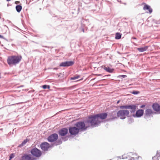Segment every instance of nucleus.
<instances>
[{
  "label": "nucleus",
  "instance_id": "dca6fc26",
  "mask_svg": "<svg viewBox=\"0 0 160 160\" xmlns=\"http://www.w3.org/2000/svg\"><path fill=\"white\" fill-rule=\"evenodd\" d=\"M143 9L144 10H148V11H147V12H148L150 13H151L152 11V9L151 8L150 6L147 4H145L144 5L143 8Z\"/></svg>",
  "mask_w": 160,
  "mask_h": 160
},
{
  "label": "nucleus",
  "instance_id": "6e6552de",
  "mask_svg": "<svg viewBox=\"0 0 160 160\" xmlns=\"http://www.w3.org/2000/svg\"><path fill=\"white\" fill-rule=\"evenodd\" d=\"M79 132L76 127H70L69 128V132L72 135H75L78 134Z\"/></svg>",
  "mask_w": 160,
  "mask_h": 160
},
{
  "label": "nucleus",
  "instance_id": "c85d7f7f",
  "mask_svg": "<svg viewBox=\"0 0 160 160\" xmlns=\"http://www.w3.org/2000/svg\"><path fill=\"white\" fill-rule=\"evenodd\" d=\"M158 157L157 156L153 157L152 158V160H158Z\"/></svg>",
  "mask_w": 160,
  "mask_h": 160
},
{
  "label": "nucleus",
  "instance_id": "423d86ee",
  "mask_svg": "<svg viewBox=\"0 0 160 160\" xmlns=\"http://www.w3.org/2000/svg\"><path fill=\"white\" fill-rule=\"evenodd\" d=\"M31 153L33 156L36 157H39L42 155L41 151L36 148L32 149L31 151Z\"/></svg>",
  "mask_w": 160,
  "mask_h": 160
},
{
  "label": "nucleus",
  "instance_id": "412c9836",
  "mask_svg": "<svg viewBox=\"0 0 160 160\" xmlns=\"http://www.w3.org/2000/svg\"><path fill=\"white\" fill-rule=\"evenodd\" d=\"M16 9L17 12H20L22 9V7L20 5H17L16 6Z\"/></svg>",
  "mask_w": 160,
  "mask_h": 160
},
{
  "label": "nucleus",
  "instance_id": "4be33fe9",
  "mask_svg": "<svg viewBox=\"0 0 160 160\" xmlns=\"http://www.w3.org/2000/svg\"><path fill=\"white\" fill-rule=\"evenodd\" d=\"M121 35L122 34L120 33L117 32L115 35V39H120L121 37Z\"/></svg>",
  "mask_w": 160,
  "mask_h": 160
},
{
  "label": "nucleus",
  "instance_id": "c9c22d12",
  "mask_svg": "<svg viewBox=\"0 0 160 160\" xmlns=\"http://www.w3.org/2000/svg\"><path fill=\"white\" fill-rule=\"evenodd\" d=\"M128 160H134V158L132 157Z\"/></svg>",
  "mask_w": 160,
  "mask_h": 160
},
{
  "label": "nucleus",
  "instance_id": "c756f323",
  "mask_svg": "<svg viewBox=\"0 0 160 160\" xmlns=\"http://www.w3.org/2000/svg\"><path fill=\"white\" fill-rule=\"evenodd\" d=\"M68 137H66L64 138H62V139L63 141H65L68 140Z\"/></svg>",
  "mask_w": 160,
  "mask_h": 160
},
{
  "label": "nucleus",
  "instance_id": "72a5a7b5",
  "mask_svg": "<svg viewBox=\"0 0 160 160\" xmlns=\"http://www.w3.org/2000/svg\"><path fill=\"white\" fill-rule=\"evenodd\" d=\"M145 105H144V104H143L140 107V108H142L144 107H145Z\"/></svg>",
  "mask_w": 160,
  "mask_h": 160
},
{
  "label": "nucleus",
  "instance_id": "37998d69",
  "mask_svg": "<svg viewBox=\"0 0 160 160\" xmlns=\"http://www.w3.org/2000/svg\"><path fill=\"white\" fill-rule=\"evenodd\" d=\"M57 68H54V69H55V70H57Z\"/></svg>",
  "mask_w": 160,
  "mask_h": 160
},
{
  "label": "nucleus",
  "instance_id": "ddd939ff",
  "mask_svg": "<svg viewBox=\"0 0 160 160\" xmlns=\"http://www.w3.org/2000/svg\"><path fill=\"white\" fill-rule=\"evenodd\" d=\"M68 132V129L66 128H63L58 131V134L61 136H65Z\"/></svg>",
  "mask_w": 160,
  "mask_h": 160
},
{
  "label": "nucleus",
  "instance_id": "f03ea898",
  "mask_svg": "<svg viewBox=\"0 0 160 160\" xmlns=\"http://www.w3.org/2000/svg\"><path fill=\"white\" fill-rule=\"evenodd\" d=\"M22 59L21 55H13L8 57L7 62L9 66L16 65L19 63Z\"/></svg>",
  "mask_w": 160,
  "mask_h": 160
},
{
  "label": "nucleus",
  "instance_id": "aec40b11",
  "mask_svg": "<svg viewBox=\"0 0 160 160\" xmlns=\"http://www.w3.org/2000/svg\"><path fill=\"white\" fill-rule=\"evenodd\" d=\"M29 140L28 139L24 140L18 146V147H22Z\"/></svg>",
  "mask_w": 160,
  "mask_h": 160
},
{
  "label": "nucleus",
  "instance_id": "f704fd0d",
  "mask_svg": "<svg viewBox=\"0 0 160 160\" xmlns=\"http://www.w3.org/2000/svg\"><path fill=\"white\" fill-rule=\"evenodd\" d=\"M36 159L35 158L32 157L31 159L30 160H36Z\"/></svg>",
  "mask_w": 160,
  "mask_h": 160
},
{
  "label": "nucleus",
  "instance_id": "20e7f679",
  "mask_svg": "<svg viewBox=\"0 0 160 160\" xmlns=\"http://www.w3.org/2000/svg\"><path fill=\"white\" fill-rule=\"evenodd\" d=\"M118 117L122 119H125L126 117H129V112L127 110H121L118 111L117 112Z\"/></svg>",
  "mask_w": 160,
  "mask_h": 160
},
{
  "label": "nucleus",
  "instance_id": "39448f33",
  "mask_svg": "<svg viewBox=\"0 0 160 160\" xmlns=\"http://www.w3.org/2000/svg\"><path fill=\"white\" fill-rule=\"evenodd\" d=\"M154 113V112L152 110L150 109H147L145 111L144 117V118L148 121V120H150L149 118L151 117H152V115Z\"/></svg>",
  "mask_w": 160,
  "mask_h": 160
},
{
  "label": "nucleus",
  "instance_id": "bb28decb",
  "mask_svg": "<svg viewBox=\"0 0 160 160\" xmlns=\"http://www.w3.org/2000/svg\"><path fill=\"white\" fill-rule=\"evenodd\" d=\"M131 93L134 95H136L139 93V92L138 91L134 90L132 91Z\"/></svg>",
  "mask_w": 160,
  "mask_h": 160
},
{
  "label": "nucleus",
  "instance_id": "7c9ffc66",
  "mask_svg": "<svg viewBox=\"0 0 160 160\" xmlns=\"http://www.w3.org/2000/svg\"><path fill=\"white\" fill-rule=\"evenodd\" d=\"M122 159H125V158H127L128 157H127V156L126 155H123L122 156Z\"/></svg>",
  "mask_w": 160,
  "mask_h": 160
},
{
  "label": "nucleus",
  "instance_id": "f3484780",
  "mask_svg": "<svg viewBox=\"0 0 160 160\" xmlns=\"http://www.w3.org/2000/svg\"><path fill=\"white\" fill-rule=\"evenodd\" d=\"M101 68L105 70L109 73L112 72L114 71L113 69H111L109 67H107L105 66L102 65L101 67Z\"/></svg>",
  "mask_w": 160,
  "mask_h": 160
},
{
  "label": "nucleus",
  "instance_id": "cd10ccee",
  "mask_svg": "<svg viewBox=\"0 0 160 160\" xmlns=\"http://www.w3.org/2000/svg\"><path fill=\"white\" fill-rule=\"evenodd\" d=\"M15 156V154L14 153H12L9 156V160H11V159L13 158Z\"/></svg>",
  "mask_w": 160,
  "mask_h": 160
},
{
  "label": "nucleus",
  "instance_id": "ea45409f",
  "mask_svg": "<svg viewBox=\"0 0 160 160\" xmlns=\"http://www.w3.org/2000/svg\"><path fill=\"white\" fill-rule=\"evenodd\" d=\"M120 100H118L117 102V104H118L120 102Z\"/></svg>",
  "mask_w": 160,
  "mask_h": 160
},
{
  "label": "nucleus",
  "instance_id": "2f4dec72",
  "mask_svg": "<svg viewBox=\"0 0 160 160\" xmlns=\"http://www.w3.org/2000/svg\"><path fill=\"white\" fill-rule=\"evenodd\" d=\"M127 76L126 75H120V77L122 78H125L127 77Z\"/></svg>",
  "mask_w": 160,
  "mask_h": 160
},
{
  "label": "nucleus",
  "instance_id": "b1692460",
  "mask_svg": "<svg viewBox=\"0 0 160 160\" xmlns=\"http://www.w3.org/2000/svg\"><path fill=\"white\" fill-rule=\"evenodd\" d=\"M80 77L79 75H77L76 76H74L71 78L70 79L71 80H75L79 78Z\"/></svg>",
  "mask_w": 160,
  "mask_h": 160
},
{
  "label": "nucleus",
  "instance_id": "a18cd8bd",
  "mask_svg": "<svg viewBox=\"0 0 160 160\" xmlns=\"http://www.w3.org/2000/svg\"><path fill=\"white\" fill-rule=\"evenodd\" d=\"M98 76H101V74H99V75H98Z\"/></svg>",
  "mask_w": 160,
  "mask_h": 160
},
{
  "label": "nucleus",
  "instance_id": "4468645a",
  "mask_svg": "<svg viewBox=\"0 0 160 160\" xmlns=\"http://www.w3.org/2000/svg\"><path fill=\"white\" fill-rule=\"evenodd\" d=\"M137 107L136 105L133 104L128 105V109H130L129 112H130L131 114L132 113V114L134 113L136 110Z\"/></svg>",
  "mask_w": 160,
  "mask_h": 160
},
{
  "label": "nucleus",
  "instance_id": "0eeeda50",
  "mask_svg": "<svg viewBox=\"0 0 160 160\" xmlns=\"http://www.w3.org/2000/svg\"><path fill=\"white\" fill-rule=\"evenodd\" d=\"M117 111L116 110L109 112L108 114V117L110 118L109 120H114L118 117Z\"/></svg>",
  "mask_w": 160,
  "mask_h": 160
},
{
  "label": "nucleus",
  "instance_id": "f8f14e48",
  "mask_svg": "<svg viewBox=\"0 0 160 160\" xmlns=\"http://www.w3.org/2000/svg\"><path fill=\"white\" fill-rule=\"evenodd\" d=\"M74 63L73 61H66L61 62L59 66L60 67H69L72 65Z\"/></svg>",
  "mask_w": 160,
  "mask_h": 160
},
{
  "label": "nucleus",
  "instance_id": "393cba45",
  "mask_svg": "<svg viewBox=\"0 0 160 160\" xmlns=\"http://www.w3.org/2000/svg\"><path fill=\"white\" fill-rule=\"evenodd\" d=\"M128 105H123L120 107L121 109H128Z\"/></svg>",
  "mask_w": 160,
  "mask_h": 160
},
{
  "label": "nucleus",
  "instance_id": "9d476101",
  "mask_svg": "<svg viewBox=\"0 0 160 160\" xmlns=\"http://www.w3.org/2000/svg\"><path fill=\"white\" fill-rule=\"evenodd\" d=\"M40 147L43 151H46L48 150V149L50 147V146L48 143L44 142L41 144Z\"/></svg>",
  "mask_w": 160,
  "mask_h": 160
},
{
  "label": "nucleus",
  "instance_id": "473e14b6",
  "mask_svg": "<svg viewBox=\"0 0 160 160\" xmlns=\"http://www.w3.org/2000/svg\"><path fill=\"white\" fill-rule=\"evenodd\" d=\"M156 156L158 157H160V152L157 151V154H156Z\"/></svg>",
  "mask_w": 160,
  "mask_h": 160
},
{
  "label": "nucleus",
  "instance_id": "a211bd4d",
  "mask_svg": "<svg viewBox=\"0 0 160 160\" xmlns=\"http://www.w3.org/2000/svg\"><path fill=\"white\" fill-rule=\"evenodd\" d=\"M31 158L32 157H31L30 154H25L22 157V160H30Z\"/></svg>",
  "mask_w": 160,
  "mask_h": 160
},
{
  "label": "nucleus",
  "instance_id": "1a4fd4ad",
  "mask_svg": "<svg viewBox=\"0 0 160 160\" xmlns=\"http://www.w3.org/2000/svg\"><path fill=\"white\" fill-rule=\"evenodd\" d=\"M58 138V136L56 133H53L49 136L48 138V140L49 142H52L55 141L57 140Z\"/></svg>",
  "mask_w": 160,
  "mask_h": 160
},
{
  "label": "nucleus",
  "instance_id": "79ce46f5",
  "mask_svg": "<svg viewBox=\"0 0 160 160\" xmlns=\"http://www.w3.org/2000/svg\"><path fill=\"white\" fill-rule=\"evenodd\" d=\"M132 153L131 152H130L129 153V155H130V154H132Z\"/></svg>",
  "mask_w": 160,
  "mask_h": 160
},
{
  "label": "nucleus",
  "instance_id": "a878e982",
  "mask_svg": "<svg viewBox=\"0 0 160 160\" xmlns=\"http://www.w3.org/2000/svg\"><path fill=\"white\" fill-rule=\"evenodd\" d=\"M42 87L44 89H45L46 88L49 89L50 88V86L49 85H43Z\"/></svg>",
  "mask_w": 160,
  "mask_h": 160
},
{
  "label": "nucleus",
  "instance_id": "6ab92c4d",
  "mask_svg": "<svg viewBox=\"0 0 160 160\" xmlns=\"http://www.w3.org/2000/svg\"><path fill=\"white\" fill-rule=\"evenodd\" d=\"M148 46H146L143 47L138 48L137 50L140 52H143L146 51L148 48Z\"/></svg>",
  "mask_w": 160,
  "mask_h": 160
},
{
  "label": "nucleus",
  "instance_id": "c03bdc74",
  "mask_svg": "<svg viewBox=\"0 0 160 160\" xmlns=\"http://www.w3.org/2000/svg\"><path fill=\"white\" fill-rule=\"evenodd\" d=\"M11 0H7V1L8 2L10 1Z\"/></svg>",
  "mask_w": 160,
  "mask_h": 160
},
{
  "label": "nucleus",
  "instance_id": "9b49d317",
  "mask_svg": "<svg viewBox=\"0 0 160 160\" xmlns=\"http://www.w3.org/2000/svg\"><path fill=\"white\" fill-rule=\"evenodd\" d=\"M144 113V110L143 109H139L136 112V113L132 114L134 117L140 118L143 115Z\"/></svg>",
  "mask_w": 160,
  "mask_h": 160
},
{
  "label": "nucleus",
  "instance_id": "5701e85b",
  "mask_svg": "<svg viewBox=\"0 0 160 160\" xmlns=\"http://www.w3.org/2000/svg\"><path fill=\"white\" fill-rule=\"evenodd\" d=\"M62 143V141L61 140H58L56 142H55L53 145H58L61 144Z\"/></svg>",
  "mask_w": 160,
  "mask_h": 160
},
{
  "label": "nucleus",
  "instance_id": "f257e3e1",
  "mask_svg": "<svg viewBox=\"0 0 160 160\" xmlns=\"http://www.w3.org/2000/svg\"><path fill=\"white\" fill-rule=\"evenodd\" d=\"M108 114L106 112L99 113L94 115H91L88 116V123L91 124V127L92 128L98 127L101 123L99 119L103 120L107 117Z\"/></svg>",
  "mask_w": 160,
  "mask_h": 160
},
{
  "label": "nucleus",
  "instance_id": "49530a36",
  "mask_svg": "<svg viewBox=\"0 0 160 160\" xmlns=\"http://www.w3.org/2000/svg\"><path fill=\"white\" fill-rule=\"evenodd\" d=\"M5 26L7 27V26L6 25H5Z\"/></svg>",
  "mask_w": 160,
  "mask_h": 160
},
{
  "label": "nucleus",
  "instance_id": "58836bf2",
  "mask_svg": "<svg viewBox=\"0 0 160 160\" xmlns=\"http://www.w3.org/2000/svg\"><path fill=\"white\" fill-rule=\"evenodd\" d=\"M132 39H136V38L135 37H133L132 38Z\"/></svg>",
  "mask_w": 160,
  "mask_h": 160
},
{
  "label": "nucleus",
  "instance_id": "2eb2a0df",
  "mask_svg": "<svg viewBox=\"0 0 160 160\" xmlns=\"http://www.w3.org/2000/svg\"><path fill=\"white\" fill-rule=\"evenodd\" d=\"M152 108L155 111L158 112L160 111V105L158 103H154L152 105Z\"/></svg>",
  "mask_w": 160,
  "mask_h": 160
},
{
  "label": "nucleus",
  "instance_id": "7ed1b4c3",
  "mask_svg": "<svg viewBox=\"0 0 160 160\" xmlns=\"http://www.w3.org/2000/svg\"><path fill=\"white\" fill-rule=\"evenodd\" d=\"M88 120V118L87 120L85 121V122L82 121L78 122L75 124V125L79 131V130H86L90 127H91V124L87 122Z\"/></svg>",
  "mask_w": 160,
  "mask_h": 160
},
{
  "label": "nucleus",
  "instance_id": "e433bc0d",
  "mask_svg": "<svg viewBox=\"0 0 160 160\" xmlns=\"http://www.w3.org/2000/svg\"><path fill=\"white\" fill-rule=\"evenodd\" d=\"M0 38H4V37L3 36L0 35Z\"/></svg>",
  "mask_w": 160,
  "mask_h": 160
},
{
  "label": "nucleus",
  "instance_id": "4c0bfd02",
  "mask_svg": "<svg viewBox=\"0 0 160 160\" xmlns=\"http://www.w3.org/2000/svg\"><path fill=\"white\" fill-rule=\"evenodd\" d=\"M81 30L83 32H84V29L83 28H82Z\"/></svg>",
  "mask_w": 160,
  "mask_h": 160
},
{
  "label": "nucleus",
  "instance_id": "a19ab883",
  "mask_svg": "<svg viewBox=\"0 0 160 160\" xmlns=\"http://www.w3.org/2000/svg\"><path fill=\"white\" fill-rule=\"evenodd\" d=\"M110 76V75H108L105 76L104 77H106V76Z\"/></svg>",
  "mask_w": 160,
  "mask_h": 160
}]
</instances>
